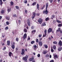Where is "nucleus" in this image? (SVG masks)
<instances>
[{"instance_id":"22","label":"nucleus","mask_w":62,"mask_h":62,"mask_svg":"<svg viewBox=\"0 0 62 62\" xmlns=\"http://www.w3.org/2000/svg\"><path fill=\"white\" fill-rule=\"evenodd\" d=\"M44 46L45 47V48H46V49H47L48 48V46L46 44H45L44 45Z\"/></svg>"},{"instance_id":"34","label":"nucleus","mask_w":62,"mask_h":62,"mask_svg":"<svg viewBox=\"0 0 62 62\" xmlns=\"http://www.w3.org/2000/svg\"><path fill=\"white\" fill-rule=\"evenodd\" d=\"M53 43L54 44H57V42L55 41L53 42Z\"/></svg>"},{"instance_id":"3","label":"nucleus","mask_w":62,"mask_h":62,"mask_svg":"<svg viewBox=\"0 0 62 62\" xmlns=\"http://www.w3.org/2000/svg\"><path fill=\"white\" fill-rule=\"evenodd\" d=\"M53 31L52 28H49L48 30L47 33H50V32H52Z\"/></svg>"},{"instance_id":"38","label":"nucleus","mask_w":62,"mask_h":62,"mask_svg":"<svg viewBox=\"0 0 62 62\" xmlns=\"http://www.w3.org/2000/svg\"><path fill=\"white\" fill-rule=\"evenodd\" d=\"M46 57H49V55L48 54H47L45 56Z\"/></svg>"},{"instance_id":"28","label":"nucleus","mask_w":62,"mask_h":62,"mask_svg":"<svg viewBox=\"0 0 62 62\" xmlns=\"http://www.w3.org/2000/svg\"><path fill=\"white\" fill-rule=\"evenodd\" d=\"M3 4V2L2 1H0V4L1 6H2V4Z\"/></svg>"},{"instance_id":"41","label":"nucleus","mask_w":62,"mask_h":62,"mask_svg":"<svg viewBox=\"0 0 62 62\" xmlns=\"http://www.w3.org/2000/svg\"><path fill=\"white\" fill-rule=\"evenodd\" d=\"M24 3L25 4H26L27 3V1L25 0V1H24Z\"/></svg>"},{"instance_id":"12","label":"nucleus","mask_w":62,"mask_h":62,"mask_svg":"<svg viewBox=\"0 0 62 62\" xmlns=\"http://www.w3.org/2000/svg\"><path fill=\"white\" fill-rule=\"evenodd\" d=\"M62 50V47H59L58 49V51H61Z\"/></svg>"},{"instance_id":"40","label":"nucleus","mask_w":62,"mask_h":62,"mask_svg":"<svg viewBox=\"0 0 62 62\" xmlns=\"http://www.w3.org/2000/svg\"><path fill=\"white\" fill-rule=\"evenodd\" d=\"M54 57L55 58H58V57H57V56L56 55H54Z\"/></svg>"},{"instance_id":"43","label":"nucleus","mask_w":62,"mask_h":62,"mask_svg":"<svg viewBox=\"0 0 62 62\" xmlns=\"http://www.w3.org/2000/svg\"><path fill=\"white\" fill-rule=\"evenodd\" d=\"M6 49V46H5L3 48V50H4V51H5Z\"/></svg>"},{"instance_id":"20","label":"nucleus","mask_w":62,"mask_h":62,"mask_svg":"<svg viewBox=\"0 0 62 62\" xmlns=\"http://www.w3.org/2000/svg\"><path fill=\"white\" fill-rule=\"evenodd\" d=\"M12 54V53L11 52H10L9 53V56L10 57L11 56V54Z\"/></svg>"},{"instance_id":"35","label":"nucleus","mask_w":62,"mask_h":62,"mask_svg":"<svg viewBox=\"0 0 62 62\" xmlns=\"http://www.w3.org/2000/svg\"><path fill=\"white\" fill-rule=\"evenodd\" d=\"M6 19H7L8 20H9V17H8V16H6Z\"/></svg>"},{"instance_id":"1","label":"nucleus","mask_w":62,"mask_h":62,"mask_svg":"<svg viewBox=\"0 0 62 62\" xmlns=\"http://www.w3.org/2000/svg\"><path fill=\"white\" fill-rule=\"evenodd\" d=\"M28 57V56L26 55L25 57H23L22 58V59L23 60H24L25 62H27V60Z\"/></svg>"},{"instance_id":"37","label":"nucleus","mask_w":62,"mask_h":62,"mask_svg":"<svg viewBox=\"0 0 62 62\" xmlns=\"http://www.w3.org/2000/svg\"><path fill=\"white\" fill-rule=\"evenodd\" d=\"M24 31L25 32V33H26L27 32V30L26 29H24Z\"/></svg>"},{"instance_id":"42","label":"nucleus","mask_w":62,"mask_h":62,"mask_svg":"<svg viewBox=\"0 0 62 62\" xmlns=\"http://www.w3.org/2000/svg\"><path fill=\"white\" fill-rule=\"evenodd\" d=\"M49 1H50L51 3H52L53 1V0H49Z\"/></svg>"},{"instance_id":"50","label":"nucleus","mask_w":62,"mask_h":62,"mask_svg":"<svg viewBox=\"0 0 62 62\" xmlns=\"http://www.w3.org/2000/svg\"><path fill=\"white\" fill-rule=\"evenodd\" d=\"M5 30H8V26L6 27L5 28Z\"/></svg>"},{"instance_id":"15","label":"nucleus","mask_w":62,"mask_h":62,"mask_svg":"<svg viewBox=\"0 0 62 62\" xmlns=\"http://www.w3.org/2000/svg\"><path fill=\"white\" fill-rule=\"evenodd\" d=\"M47 53V51H44L43 52V54H46Z\"/></svg>"},{"instance_id":"14","label":"nucleus","mask_w":62,"mask_h":62,"mask_svg":"<svg viewBox=\"0 0 62 62\" xmlns=\"http://www.w3.org/2000/svg\"><path fill=\"white\" fill-rule=\"evenodd\" d=\"M7 45L8 46H9V45H10V41H7Z\"/></svg>"},{"instance_id":"33","label":"nucleus","mask_w":62,"mask_h":62,"mask_svg":"<svg viewBox=\"0 0 62 62\" xmlns=\"http://www.w3.org/2000/svg\"><path fill=\"white\" fill-rule=\"evenodd\" d=\"M6 39H7L6 38H5V39H3V43H5V42H6Z\"/></svg>"},{"instance_id":"19","label":"nucleus","mask_w":62,"mask_h":62,"mask_svg":"<svg viewBox=\"0 0 62 62\" xmlns=\"http://www.w3.org/2000/svg\"><path fill=\"white\" fill-rule=\"evenodd\" d=\"M33 47H34V50H36V49H37V46L35 45L33 46Z\"/></svg>"},{"instance_id":"6","label":"nucleus","mask_w":62,"mask_h":62,"mask_svg":"<svg viewBox=\"0 0 62 62\" xmlns=\"http://www.w3.org/2000/svg\"><path fill=\"white\" fill-rule=\"evenodd\" d=\"M43 13L44 14L45 13L46 14H47L48 13V11L47 10V8H46V10L45 11H43Z\"/></svg>"},{"instance_id":"10","label":"nucleus","mask_w":62,"mask_h":62,"mask_svg":"<svg viewBox=\"0 0 62 62\" xmlns=\"http://www.w3.org/2000/svg\"><path fill=\"white\" fill-rule=\"evenodd\" d=\"M39 45L40 46H42V42L41 41H39Z\"/></svg>"},{"instance_id":"59","label":"nucleus","mask_w":62,"mask_h":62,"mask_svg":"<svg viewBox=\"0 0 62 62\" xmlns=\"http://www.w3.org/2000/svg\"><path fill=\"white\" fill-rule=\"evenodd\" d=\"M4 37H5V35H2V37L3 38H4Z\"/></svg>"},{"instance_id":"25","label":"nucleus","mask_w":62,"mask_h":62,"mask_svg":"<svg viewBox=\"0 0 62 62\" xmlns=\"http://www.w3.org/2000/svg\"><path fill=\"white\" fill-rule=\"evenodd\" d=\"M56 22H57L58 23H62V22L58 20H56Z\"/></svg>"},{"instance_id":"56","label":"nucleus","mask_w":62,"mask_h":62,"mask_svg":"<svg viewBox=\"0 0 62 62\" xmlns=\"http://www.w3.org/2000/svg\"><path fill=\"white\" fill-rule=\"evenodd\" d=\"M30 38L29 37L28 39L27 40H30Z\"/></svg>"},{"instance_id":"29","label":"nucleus","mask_w":62,"mask_h":62,"mask_svg":"<svg viewBox=\"0 0 62 62\" xmlns=\"http://www.w3.org/2000/svg\"><path fill=\"white\" fill-rule=\"evenodd\" d=\"M1 12L2 14L4 13V10L2 9L1 10Z\"/></svg>"},{"instance_id":"5","label":"nucleus","mask_w":62,"mask_h":62,"mask_svg":"<svg viewBox=\"0 0 62 62\" xmlns=\"http://www.w3.org/2000/svg\"><path fill=\"white\" fill-rule=\"evenodd\" d=\"M27 24L28 26H30V21L29 19L27 20Z\"/></svg>"},{"instance_id":"53","label":"nucleus","mask_w":62,"mask_h":62,"mask_svg":"<svg viewBox=\"0 0 62 62\" xmlns=\"http://www.w3.org/2000/svg\"><path fill=\"white\" fill-rule=\"evenodd\" d=\"M13 17H17V16H16V15L15 14L13 15Z\"/></svg>"},{"instance_id":"48","label":"nucleus","mask_w":62,"mask_h":62,"mask_svg":"<svg viewBox=\"0 0 62 62\" xmlns=\"http://www.w3.org/2000/svg\"><path fill=\"white\" fill-rule=\"evenodd\" d=\"M36 42L37 43H38V42H39V39H36Z\"/></svg>"},{"instance_id":"60","label":"nucleus","mask_w":62,"mask_h":62,"mask_svg":"<svg viewBox=\"0 0 62 62\" xmlns=\"http://www.w3.org/2000/svg\"><path fill=\"white\" fill-rule=\"evenodd\" d=\"M42 38H40L39 39V41H41V40H42Z\"/></svg>"},{"instance_id":"62","label":"nucleus","mask_w":62,"mask_h":62,"mask_svg":"<svg viewBox=\"0 0 62 62\" xmlns=\"http://www.w3.org/2000/svg\"><path fill=\"white\" fill-rule=\"evenodd\" d=\"M2 18V16H0V20H1V19Z\"/></svg>"},{"instance_id":"11","label":"nucleus","mask_w":62,"mask_h":62,"mask_svg":"<svg viewBox=\"0 0 62 62\" xmlns=\"http://www.w3.org/2000/svg\"><path fill=\"white\" fill-rule=\"evenodd\" d=\"M11 47L12 49H15V45H12Z\"/></svg>"},{"instance_id":"24","label":"nucleus","mask_w":62,"mask_h":62,"mask_svg":"<svg viewBox=\"0 0 62 62\" xmlns=\"http://www.w3.org/2000/svg\"><path fill=\"white\" fill-rule=\"evenodd\" d=\"M10 6H13L14 4V3L12 1H11L10 2Z\"/></svg>"},{"instance_id":"49","label":"nucleus","mask_w":62,"mask_h":62,"mask_svg":"<svg viewBox=\"0 0 62 62\" xmlns=\"http://www.w3.org/2000/svg\"><path fill=\"white\" fill-rule=\"evenodd\" d=\"M39 38H41L42 37V35L41 34H39Z\"/></svg>"},{"instance_id":"21","label":"nucleus","mask_w":62,"mask_h":62,"mask_svg":"<svg viewBox=\"0 0 62 62\" xmlns=\"http://www.w3.org/2000/svg\"><path fill=\"white\" fill-rule=\"evenodd\" d=\"M37 4V2H35L32 4V6H35V5H36Z\"/></svg>"},{"instance_id":"52","label":"nucleus","mask_w":62,"mask_h":62,"mask_svg":"<svg viewBox=\"0 0 62 62\" xmlns=\"http://www.w3.org/2000/svg\"><path fill=\"white\" fill-rule=\"evenodd\" d=\"M54 49H53V48H52L51 49V52H52L53 53V52H54Z\"/></svg>"},{"instance_id":"44","label":"nucleus","mask_w":62,"mask_h":62,"mask_svg":"<svg viewBox=\"0 0 62 62\" xmlns=\"http://www.w3.org/2000/svg\"><path fill=\"white\" fill-rule=\"evenodd\" d=\"M44 33L45 34H46L47 33V30H45L44 31Z\"/></svg>"},{"instance_id":"36","label":"nucleus","mask_w":62,"mask_h":62,"mask_svg":"<svg viewBox=\"0 0 62 62\" xmlns=\"http://www.w3.org/2000/svg\"><path fill=\"white\" fill-rule=\"evenodd\" d=\"M11 10V8H9L8 9V12H9L10 11V10Z\"/></svg>"},{"instance_id":"8","label":"nucleus","mask_w":62,"mask_h":62,"mask_svg":"<svg viewBox=\"0 0 62 62\" xmlns=\"http://www.w3.org/2000/svg\"><path fill=\"white\" fill-rule=\"evenodd\" d=\"M33 16L32 17V19H34V18H35V16H36V13L34 12L33 14Z\"/></svg>"},{"instance_id":"18","label":"nucleus","mask_w":62,"mask_h":62,"mask_svg":"<svg viewBox=\"0 0 62 62\" xmlns=\"http://www.w3.org/2000/svg\"><path fill=\"white\" fill-rule=\"evenodd\" d=\"M55 18V16L54 15H52V16L51 17V19H53V18Z\"/></svg>"},{"instance_id":"31","label":"nucleus","mask_w":62,"mask_h":62,"mask_svg":"<svg viewBox=\"0 0 62 62\" xmlns=\"http://www.w3.org/2000/svg\"><path fill=\"white\" fill-rule=\"evenodd\" d=\"M35 43V41H32L31 42V44H34Z\"/></svg>"},{"instance_id":"7","label":"nucleus","mask_w":62,"mask_h":62,"mask_svg":"<svg viewBox=\"0 0 62 62\" xmlns=\"http://www.w3.org/2000/svg\"><path fill=\"white\" fill-rule=\"evenodd\" d=\"M58 44L59 46H62V42L60 40L58 42Z\"/></svg>"},{"instance_id":"54","label":"nucleus","mask_w":62,"mask_h":62,"mask_svg":"<svg viewBox=\"0 0 62 62\" xmlns=\"http://www.w3.org/2000/svg\"><path fill=\"white\" fill-rule=\"evenodd\" d=\"M49 62H54V60H52L50 61Z\"/></svg>"},{"instance_id":"57","label":"nucleus","mask_w":62,"mask_h":62,"mask_svg":"<svg viewBox=\"0 0 62 62\" xmlns=\"http://www.w3.org/2000/svg\"><path fill=\"white\" fill-rule=\"evenodd\" d=\"M39 13H37L36 14V15L37 16H39Z\"/></svg>"},{"instance_id":"61","label":"nucleus","mask_w":62,"mask_h":62,"mask_svg":"<svg viewBox=\"0 0 62 62\" xmlns=\"http://www.w3.org/2000/svg\"><path fill=\"white\" fill-rule=\"evenodd\" d=\"M18 49H18V48L17 47V48H16V51H18Z\"/></svg>"},{"instance_id":"32","label":"nucleus","mask_w":62,"mask_h":62,"mask_svg":"<svg viewBox=\"0 0 62 62\" xmlns=\"http://www.w3.org/2000/svg\"><path fill=\"white\" fill-rule=\"evenodd\" d=\"M49 20V17H47L45 19V21H48Z\"/></svg>"},{"instance_id":"45","label":"nucleus","mask_w":62,"mask_h":62,"mask_svg":"<svg viewBox=\"0 0 62 62\" xmlns=\"http://www.w3.org/2000/svg\"><path fill=\"white\" fill-rule=\"evenodd\" d=\"M18 21L19 24H21V20H18Z\"/></svg>"},{"instance_id":"26","label":"nucleus","mask_w":62,"mask_h":62,"mask_svg":"<svg viewBox=\"0 0 62 62\" xmlns=\"http://www.w3.org/2000/svg\"><path fill=\"white\" fill-rule=\"evenodd\" d=\"M34 60V58H31L29 59V60L30 61H32V60Z\"/></svg>"},{"instance_id":"16","label":"nucleus","mask_w":62,"mask_h":62,"mask_svg":"<svg viewBox=\"0 0 62 62\" xmlns=\"http://www.w3.org/2000/svg\"><path fill=\"white\" fill-rule=\"evenodd\" d=\"M37 8L38 9V10H39V4L38 3L37 4Z\"/></svg>"},{"instance_id":"30","label":"nucleus","mask_w":62,"mask_h":62,"mask_svg":"<svg viewBox=\"0 0 62 62\" xmlns=\"http://www.w3.org/2000/svg\"><path fill=\"white\" fill-rule=\"evenodd\" d=\"M16 9H19V7L18 6H16Z\"/></svg>"},{"instance_id":"23","label":"nucleus","mask_w":62,"mask_h":62,"mask_svg":"<svg viewBox=\"0 0 62 62\" xmlns=\"http://www.w3.org/2000/svg\"><path fill=\"white\" fill-rule=\"evenodd\" d=\"M53 48L54 50H56V46L55 45H54L53 46Z\"/></svg>"},{"instance_id":"2","label":"nucleus","mask_w":62,"mask_h":62,"mask_svg":"<svg viewBox=\"0 0 62 62\" xmlns=\"http://www.w3.org/2000/svg\"><path fill=\"white\" fill-rule=\"evenodd\" d=\"M25 54V50L23 49H22L21 50V53L22 55H23Z\"/></svg>"},{"instance_id":"17","label":"nucleus","mask_w":62,"mask_h":62,"mask_svg":"<svg viewBox=\"0 0 62 62\" xmlns=\"http://www.w3.org/2000/svg\"><path fill=\"white\" fill-rule=\"evenodd\" d=\"M36 31L35 30H33L31 32V33H33V34H35V33H36Z\"/></svg>"},{"instance_id":"13","label":"nucleus","mask_w":62,"mask_h":62,"mask_svg":"<svg viewBox=\"0 0 62 62\" xmlns=\"http://www.w3.org/2000/svg\"><path fill=\"white\" fill-rule=\"evenodd\" d=\"M46 24L45 22H43L42 24V26H46Z\"/></svg>"},{"instance_id":"39","label":"nucleus","mask_w":62,"mask_h":62,"mask_svg":"<svg viewBox=\"0 0 62 62\" xmlns=\"http://www.w3.org/2000/svg\"><path fill=\"white\" fill-rule=\"evenodd\" d=\"M24 11L25 14H27V12H28L27 10H25Z\"/></svg>"},{"instance_id":"58","label":"nucleus","mask_w":62,"mask_h":62,"mask_svg":"<svg viewBox=\"0 0 62 62\" xmlns=\"http://www.w3.org/2000/svg\"><path fill=\"white\" fill-rule=\"evenodd\" d=\"M46 36V34H45V35H44V34H43V37H45Z\"/></svg>"},{"instance_id":"9","label":"nucleus","mask_w":62,"mask_h":62,"mask_svg":"<svg viewBox=\"0 0 62 62\" xmlns=\"http://www.w3.org/2000/svg\"><path fill=\"white\" fill-rule=\"evenodd\" d=\"M26 37H27V35L26 34V33H25L23 36V39H26Z\"/></svg>"},{"instance_id":"64","label":"nucleus","mask_w":62,"mask_h":62,"mask_svg":"<svg viewBox=\"0 0 62 62\" xmlns=\"http://www.w3.org/2000/svg\"><path fill=\"white\" fill-rule=\"evenodd\" d=\"M25 51H26V52L27 51V48H25Z\"/></svg>"},{"instance_id":"55","label":"nucleus","mask_w":62,"mask_h":62,"mask_svg":"<svg viewBox=\"0 0 62 62\" xmlns=\"http://www.w3.org/2000/svg\"><path fill=\"white\" fill-rule=\"evenodd\" d=\"M34 27H33V26H31V29H32V30L33 29H34Z\"/></svg>"},{"instance_id":"27","label":"nucleus","mask_w":62,"mask_h":62,"mask_svg":"<svg viewBox=\"0 0 62 62\" xmlns=\"http://www.w3.org/2000/svg\"><path fill=\"white\" fill-rule=\"evenodd\" d=\"M49 5V3H47L46 4V8H48V5Z\"/></svg>"},{"instance_id":"4","label":"nucleus","mask_w":62,"mask_h":62,"mask_svg":"<svg viewBox=\"0 0 62 62\" xmlns=\"http://www.w3.org/2000/svg\"><path fill=\"white\" fill-rule=\"evenodd\" d=\"M38 23H40V24H41L42 22H43V20L42 19L40 18L38 20Z\"/></svg>"},{"instance_id":"47","label":"nucleus","mask_w":62,"mask_h":62,"mask_svg":"<svg viewBox=\"0 0 62 62\" xmlns=\"http://www.w3.org/2000/svg\"><path fill=\"white\" fill-rule=\"evenodd\" d=\"M6 23L7 25H9V22L8 21L6 22Z\"/></svg>"},{"instance_id":"46","label":"nucleus","mask_w":62,"mask_h":62,"mask_svg":"<svg viewBox=\"0 0 62 62\" xmlns=\"http://www.w3.org/2000/svg\"><path fill=\"white\" fill-rule=\"evenodd\" d=\"M37 56L38 57H39L40 56V54H39L37 55Z\"/></svg>"},{"instance_id":"51","label":"nucleus","mask_w":62,"mask_h":62,"mask_svg":"<svg viewBox=\"0 0 62 62\" xmlns=\"http://www.w3.org/2000/svg\"><path fill=\"white\" fill-rule=\"evenodd\" d=\"M16 40L17 41H19V38H16Z\"/></svg>"},{"instance_id":"63","label":"nucleus","mask_w":62,"mask_h":62,"mask_svg":"<svg viewBox=\"0 0 62 62\" xmlns=\"http://www.w3.org/2000/svg\"><path fill=\"white\" fill-rule=\"evenodd\" d=\"M58 30H59V31H60L61 30V28H58Z\"/></svg>"}]
</instances>
